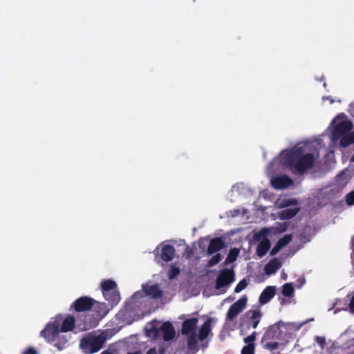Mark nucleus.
<instances>
[{
	"instance_id": "1",
	"label": "nucleus",
	"mask_w": 354,
	"mask_h": 354,
	"mask_svg": "<svg viewBox=\"0 0 354 354\" xmlns=\"http://www.w3.org/2000/svg\"><path fill=\"white\" fill-rule=\"evenodd\" d=\"M281 163L295 175H304L313 167L315 158L313 153H304L301 147H294L281 153Z\"/></svg>"
},
{
	"instance_id": "2",
	"label": "nucleus",
	"mask_w": 354,
	"mask_h": 354,
	"mask_svg": "<svg viewBox=\"0 0 354 354\" xmlns=\"http://www.w3.org/2000/svg\"><path fill=\"white\" fill-rule=\"evenodd\" d=\"M106 340L103 333L99 335L95 332L89 333L81 339L80 347L86 354H93L102 348Z\"/></svg>"
},
{
	"instance_id": "3",
	"label": "nucleus",
	"mask_w": 354,
	"mask_h": 354,
	"mask_svg": "<svg viewBox=\"0 0 354 354\" xmlns=\"http://www.w3.org/2000/svg\"><path fill=\"white\" fill-rule=\"evenodd\" d=\"M198 319L192 317L185 319L182 324L181 333L187 337V346L194 349L197 345L196 328Z\"/></svg>"
},
{
	"instance_id": "4",
	"label": "nucleus",
	"mask_w": 354,
	"mask_h": 354,
	"mask_svg": "<svg viewBox=\"0 0 354 354\" xmlns=\"http://www.w3.org/2000/svg\"><path fill=\"white\" fill-rule=\"evenodd\" d=\"M263 314L259 306H253L248 310L241 318V327L250 329V327L256 328L259 325Z\"/></svg>"
},
{
	"instance_id": "5",
	"label": "nucleus",
	"mask_w": 354,
	"mask_h": 354,
	"mask_svg": "<svg viewBox=\"0 0 354 354\" xmlns=\"http://www.w3.org/2000/svg\"><path fill=\"white\" fill-rule=\"evenodd\" d=\"M333 123L335 124L331 132V138L334 141L339 140L340 138L348 133L353 128L352 122L348 120H344L339 122H337L336 120H334Z\"/></svg>"
},
{
	"instance_id": "6",
	"label": "nucleus",
	"mask_w": 354,
	"mask_h": 354,
	"mask_svg": "<svg viewBox=\"0 0 354 354\" xmlns=\"http://www.w3.org/2000/svg\"><path fill=\"white\" fill-rule=\"evenodd\" d=\"M59 332H61L59 329V323L57 321H55L48 323L40 332V335L47 342L53 343L55 342Z\"/></svg>"
},
{
	"instance_id": "7",
	"label": "nucleus",
	"mask_w": 354,
	"mask_h": 354,
	"mask_svg": "<svg viewBox=\"0 0 354 354\" xmlns=\"http://www.w3.org/2000/svg\"><path fill=\"white\" fill-rule=\"evenodd\" d=\"M248 298L244 295L232 304L227 312V319L228 321H233V319L244 310Z\"/></svg>"
},
{
	"instance_id": "8",
	"label": "nucleus",
	"mask_w": 354,
	"mask_h": 354,
	"mask_svg": "<svg viewBox=\"0 0 354 354\" xmlns=\"http://www.w3.org/2000/svg\"><path fill=\"white\" fill-rule=\"evenodd\" d=\"M234 280L235 277L234 271L230 269H224L217 277L215 287L216 289H220L229 286Z\"/></svg>"
},
{
	"instance_id": "9",
	"label": "nucleus",
	"mask_w": 354,
	"mask_h": 354,
	"mask_svg": "<svg viewBox=\"0 0 354 354\" xmlns=\"http://www.w3.org/2000/svg\"><path fill=\"white\" fill-rule=\"evenodd\" d=\"M95 300L86 296L81 297L77 299L71 306V309H74L76 312H85L92 308Z\"/></svg>"
},
{
	"instance_id": "10",
	"label": "nucleus",
	"mask_w": 354,
	"mask_h": 354,
	"mask_svg": "<svg viewBox=\"0 0 354 354\" xmlns=\"http://www.w3.org/2000/svg\"><path fill=\"white\" fill-rule=\"evenodd\" d=\"M162 332V338L165 341L168 342L174 339L175 336V330L172 324L169 322H167L162 324L160 330L158 328L154 329V336L158 337L159 333Z\"/></svg>"
},
{
	"instance_id": "11",
	"label": "nucleus",
	"mask_w": 354,
	"mask_h": 354,
	"mask_svg": "<svg viewBox=\"0 0 354 354\" xmlns=\"http://www.w3.org/2000/svg\"><path fill=\"white\" fill-rule=\"evenodd\" d=\"M293 183L294 181L286 174L276 176L271 180L272 186L277 189H286Z\"/></svg>"
},
{
	"instance_id": "12",
	"label": "nucleus",
	"mask_w": 354,
	"mask_h": 354,
	"mask_svg": "<svg viewBox=\"0 0 354 354\" xmlns=\"http://www.w3.org/2000/svg\"><path fill=\"white\" fill-rule=\"evenodd\" d=\"M224 246V241L221 237L214 238L209 242L207 250V254L209 255L214 254L222 250Z\"/></svg>"
},
{
	"instance_id": "13",
	"label": "nucleus",
	"mask_w": 354,
	"mask_h": 354,
	"mask_svg": "<svg viewBox=\"0 0 354 354\" xmlns=\"http://www.w3.org/2000/svg\"><path fill=\"white\" fill-rule=\"evenodd\" d=\"M212 321L213 319L212 317H208L202 324L199 329L198 337H197V340L199 339L201 341H203L207 338L209 334L211 332V326Z\"/></svg>"
},
{
	"instance_id": "14",
	"label": "nucleus",
	"mask_w": 354,
	"mask_h": 354,
	"mask_svg": "<svg viewBox=\"0 0 354 354\" xmlns=\"http://www.w3.org/2000/svg\"><path fill=\"white\" fill-rule=\"evenodd\" d=\"M276 292L274 286H267L261 293L259 301L261 304H266L274 297Z\"/></svg>"
},
{
	"instance_id": "15",
	"label": "nucleus",
	"mask_w": 354,
	"mask_h": 354,
	"mask_svg": "<svg viewBox=\"0 0 354 354\" xmlns=\"http://www.w3.org/2000/svg\"><path fill=\"white\" fill-rule=\"evenodd\" d=\"M175 248L171 245H165L161 249L160 259L164 262L171 261L175 255Z\"/></svg>"
},
{
	"instance_id": "16",
	"label": "nucleus",
	"mask_w": 354,
	"mask_h": 354,
	"mask_svg": "<svg viewBox=\"0 0 354 354\" xmlns=\"http://www.w3.org/2000/svg\"><path fill=\"white\" fill-rule=\"evenodd\" d=\"M281 266V261L277 258H273L265 266V273L268 275L272 274L280 268Z\"/></svg>"
},
{
	"instance_id": "17",
	"label": "nucleus",
	"mask_w": 354,
	"mask_h": 354,
	"mask_svg": "<svg viewBox=\"0 0 354 354\" xmlns=\"http://www.w3.org/2000/svg\"><path fill=\"white\" fill-rule=\"evenodd\" d=\"M271 244L270 241L268 239L264 238L262 241H260L259 245H257L256 254L259 258H262L264 257L269 249L270 248Z\"/></svg>"
},
{
	"instance_id": "18",
	"label": "nucleus",
	"mask_w": 354,
	"mask_h": 354,
	"mask_svg": "<svg viewBox=\"0 0 354 354\" xmlns=\"http://www.w3.org/2000/svg\"><path fill=\"white\" fill-rule=\"evenodd\" d=\"M75 317L73 316H68L64 319L61 327L59 326L60 331L63 333L72 331L75 328Z\"/></svg>"
},
{
	"instance_id": "19",
	"label": "nucleus",
	"mask_w": 354,
	"mask_h": 354,
	"mask_svg": "<svg viewBox=\"0 0 354 354\" xmlns=\"http://www.w3.org/2000/svg\"><path fill=\"white\" fill-rule=\"evenodd\" d=\"M145 291L146 295L151 298L158 299L162 296V292L157 284L145 288Z\"/></svg>"
},
{
	"instance_id": "20",
	"label": "nucleus",
	"mask_w": 354,
	"mask_h": 354,
	"mask_svg": "<svg viewBox=\"0 0 354 354\" xmlns=\"http://www.w3.org/2000/svg\"><path fill=\"white\" fill-rule=\"evenodd\" d=\"M299 212V207L287 208L279 213V217L283 220H288L293 218Z\"/></svg>"
},
{
	"instance_id": "21",
	"label": "nucleus",
	"mask_w": 354,
	"mask_h": 354,
	"mask_svg": "<svg viewBox=\"0 0 354 354\" xmlns=\"http://www.w3.org/2000/svg\"><path fill=\"white\" fill-rule=\"evenodd\" d=\"M101 288L103 295H108V292L117 290V284L115 281L113 280H105L102 282Z\"/></svg>"
},
{
	"instance_id": "22",
	"label": "nucleus",
	"mask_w": 354,
	"mask_h": 354,
	"mask_svg": "<svg viewBox=\"0 0 354 354\" xmlns=\"http://www.w3.org/2000/svg\"><path fill=\"white\" fill-rule=\"evenodd\" d=\"M354 143V131L351 130L339 138V145L346 147Z\"/></svg>"
},
{
	"instance_id": "23",
	"label": "nucleus",
	"mask_w": 354,
	"mask_h": 354,
	"mask_svg": "<svg viewBox=\"0 0 354 354\" xmlns=\"http://www.w3.org/2000/svg\"><path fill=\"white\" fill-rule=\"evenodd\" d=\"M105 299L108 301L112 306L116 305L120 300V292L118 290H115L114 291H111L108 292L106 295H103Z\"/></svg>"
},
{
	"instance_id": "24",
	"label": "nucleus",
	"mask_w": 354,
	"mask_h": 354,
	"mask_svg": "<svg viewBox=\"0 0 354 354\" xmlns=\"http://www.w3.org/2000/svg\"><path fill=\"white\" fill-rule=\"evenodd\" d=\"M279 322L276 324L270 326L268 328V329L266 330V332L264 333L263 339H274L277 333L279 330Z\"/></svg>"
},
{
	"instance_id": "25",
	"label": "nucleus",
	"mask_w": 354,
	"mask_h": 354,
	"mask_svg": "<svg viewBox=\"0 0 354 354\" xmlns=\"http://www.w3.org/2000/svg\"><path fill=\"white\" fill-rule=\"evenodd\" d=\"M239 253V249H237V248L231 249L224 261V264L227 265L228 263H233L234 261H235L237 259Z\"/></svg>"
},
{
	"instance_id": "26",
	"label": "nucleus",
	"mask_w": 354,
	"mask_h": 354,
	"mask_svg": "<svg viewBox=\"0 0 354 354\" xmlns=\"http://www.w3.org/2000/svg\"><path fill=\"white\" fill-rule=\"evenodd\" d=\"M282 295L285 297H292L294 293V287L292 283H286L282 287Z\"/></svg>"
},
{
	"instance_id": "27",
	"label": "nucleus",
	"mask_w": 354,
	"mask_h": 354,
	"mask_svg": "<svg viewBox=\"0 0 354 354\" xmlns=\"http://www.w3.org/2000/svg\"><path fill=\"white\" fill-rule=\"evenodd\" d=\"M180 271L179 268L176 267L174 265H171L170 267V269L168 271V274H167L168 278L169 279H175L180 274Z\"/></svg>"
},
{
	"instance_id": "28",
	"label": "nucleus",
	"mask_w": 354,
	"mask_h": 354,
	"mask_svg": "<svg viewBox=\"0 0 354 354\" xmlns=\"http://www.w3.org/2000/svg\"><path fill=\"white\" fill-rule=\"evenodd\" d=\"M292 236L291 234H286L282 238L279 239L277 243L283 248L286 246L292 241Z\"/></svg>"
},
{
	"instance_id": "29",
	"label": "nucleus",
	"mask_w": 354,
	"mask_h": 354,
	"mask_svg": "<svg viewBox=\"0 0 354 354\" xmlns=\"http://www.w3.org/2000/svg\"><path fill=\"white\" fill-rule=\"evenodd\" d=\"M222 259V256L221 254L217 253L215 255H214L208 261L207 266L209 267H212L217 263H218Z\"/></svg>"
},
{
	"instance_id": "30",
	"label": "nucleus",
	"mask_w": 354,
	"mask_h": 354,
	"mask_svg": "<svg viewBox=\"0 0 354 354\" xmlns=\"http://www.w3.org/2000/svg\"><path fill=\"white\" fill-rule=\"evenodd\" d=\"M241 354H254V344H249L244 346L242 348Z\"/></svg>"
},
{
	"instance_id": "31",
	"label": "nucleus",
	"mask_w": 354,
	"mask_h": 354,
	"mask_svg": "<svg viewBox=\"0 0 354 354\" xmlns=\"http://www.w3.org/2000/svg\"><path fill=\"white\" fill-rule=\"evenodd\" d=\"M248 286L247 281L243 279L240 281L235 287L234 292L238 293L244 290Z\"/></svg>"
},
{
	"instance_id": "32",
	"label": "nucleus",
	"mask_w": 354,
	"mask_h": 354,
	"mask_svg": "<svg viewBox=\"0 0 354 354\" xmlns=\"http://www.w3.org/2000/svg\"><path fill=\"white\" fill-rule=\"evenodd\" d=\"M346 202L348 205H354V190L346 194Z\"/></svg>"
},
{
	"instance_id": "33",
	"label": "nucleus",
	"mask_w": 354,
	"mask_h": 354,
	"mask_svg": "<svg viewBox=\"0 0 354 354\" xmlns=\"http://www.w3.org/2000/svg\"><path fill=\"white\" fill-rule=\"evenodd\" d=\"M256 335H257V333L255 331H254L251 335H250L248 337H246L245 338H244V342L245 344H248V345L249 344H254V342L256 339Z\"/></svg>"
},
{
	"instance_id": "34",
	"label": "nucleus",
	"mask_w": 354,
	"mask_h": 354,
	"mask_svg": "<svg viewBox=\"0 0 354 354\" xmlns=\"http://www.w3.org/2000/svg\"><path fill=\"white\" fill-rule=\"evenodd\" d=\"M316 343L322 348L326 345V339L323 336H317L315 339Z\"/></svg>"
},
{
	"instance_id": "35",
	"label": "nucleus",
	"mask_w": 354,
	"mask_h": 354,
	"mask_svg": "<svg viewBox=\"0 0 354 354\" xmlns=\"http://www.w3.org/2000/svg\"><path fill=\"white\" fill-rule=\"evenodd\" d=\"M281 248V246L277 242L275 245L272 248L270 254L271 256L277 254Z\"/></svg>"
},
{
	"instance_id": "36",
	"label": "nucleus",
	"mask_w": 354,
	"mask_h": 354,
	"mask_svg": "<svg viewBox=\"0 0 354 354\" xmlns=\"http://www.w3.org/2000/svg\"><path fill=\"white\" fill-rule=\"evenodd\" d=\"M66 342V339H65L64 342H57L54 343V346L57 347L58 350L61 351L65 348V344Z\"/></svg>"
},
{
	"instance_id": "37",
	"label": "nucleus",
	"mask_w": 354,
	"mask_h": 354,
	"mask_svg": "<svg viewBox=\"0 0 354 354\" xmlns=\"http://www.w3.org/2000/svg\"><path fill=\"white\" fill-rule=\"evenodd\" d=\"M297 201L295 199H290V200H286L283 201L282 206L283 207H288L292 205H296Z\"/></svg>"
},
{
	"instance_id": "38",
	"label": "nucleus",
	"mask_w": 354,
	"mask_h": 354,
	"mask_svg": "<svg viewBox=\"0 0 354 354\" xmlns=\"http://www.w3.org/2000/svg\"><path fill=\"white\" fill-rule=\"evenodd\" d=\"M266 346L270 350H275L278 348L279 344L278 342H268L266 344Z\"/></svg>"
},
{
	"instance_id": "39",
	"label": "nucleus",
	"mask_w": 354,
	"mask_h": 354,
	"mask_svg": "<svg viewBox=\"0 0 354 354\" xmlns=\"http://www.w3.org/2000/svg\"><path fill=\"white\" fill-rule=\"evenodd\" d=\"M24 354H37V351L35 348L30 347L24 351Z\"/></svg>"
},
{
	"instance_id": "40",
	"label": "nucleus",
	"mask_w": 354,
	"mask_h": 354,
	"mask_svg": "<svg viewBox=\"0 0 354 354\" xmlns=\"http://www.w3.org/2000/svg\"><path fill=\"white\" fill-rule=\"evenodd\" d=\"M348 306H349L351 312L354 313V295L351 297Z\"/></svg>"
},
{
	"instance_id": "41",
	"label": "nucleus",
	"mask_w": 354,
	"mask_h": 354,
	"mask_svg": "<svg viewBox=\"0 0 354 354\" xmlns=\"http://www.w3.org/2000/svg\"><path fill=\"white\" fill-rule=\"evenodd\" d=\"M147 354H157L156 349L155 348H150Z\"/></svg>"
},
{
	"instance_id": "42",
	"label": "nucleus",
	"mask_w": 354,
	"mask_h": 354,
	"mask_svg": "<svg viewBox=\"0 0 354 354\" xmlns=\"http://www.w3.org/2000/svg\"><path fill=\"white\" fill-rule=\"evenodd\" d=\"M329 101H330L331 103H333L334 102V100H332V99H329Z\"/></svg>"
},
{
	"instance_id": "43",
	"label": "nucleus",
	"mask_w": 354,
	"mask_h": 354,
	"mask_svg": "<svg viewBox=\"0 0 354 354\" xmlns=\"http://www.w3.org/2000/svg\"><path fill=\"white\" fill-rule=\"evenodd\" d=\"M128 354H138V353H128Z\"/></svg>"
}]
</instances>
